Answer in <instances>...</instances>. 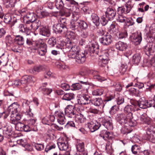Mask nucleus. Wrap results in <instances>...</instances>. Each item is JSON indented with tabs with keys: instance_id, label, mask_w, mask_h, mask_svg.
I'll return each mask as SVG.
<instances>
[{
	"instance_id": "f257e3e1",
	"label": "nucleus",
	"mask_w": 155,
	"mask_h": 155,
	"mask_svg": "<svg viewBox=\"0 0 155 155\" xmlns=\"http://www.w3.org/2000/svg\"><path fill=\"white\" fill-rule=\"evenodd\" d=\"M128 115L124 114H118L116 117V119L118 122L121 124L128 123L130 127L136 125V121L132 118H129Z\"/></svg>"
},
{
	"instance_id": "f03ea898",
	"label": "nucleus",
	"mask_w": 155,
	"mask_h": 155,
	"mask_svg": "<svg viewBox=\"0 0 155 155\" xmlns=\"http://www.w3.org/2000/svg\"><path fill=\"white\" fill-rule=\"evenodd\" d=\"M80 82L83 84L82 86L81 84L79 83H76L73 84L71 86V89L72 90H78L80 89L82 87L84 89V93L87 94L88 93V89L90 87L89 84L87 82L79 81Z\"/></svg>"
},
{
	"instance_id": "7ed1b4c3",
	"label": "nucleus",
	"mask_w": 155,
	"mask_h": 155,
	"mask_svg": "<svg viewBox=\"0 0 155 155\" xmlns=\"http://www.w3.org/2000/svg\"><path fill=\"white\" fill-rule=\"evenodd\" d=\"M58 145L61 150H66L69 148V145L67 138L64 137L58 140Z\"/></svg>"
},
{
	"instance_id": "20e7f679",
	"label": "nucleus",
	"mask_w": 155,
	"mask_h": 155,
	"mask_svg": "<svg viewBox=\"0 0 155 155\" xmlns=\"http://www.w3.org/2000/svg\"><path fill=\"white\" fill-rule=\"evenodd\" d=\"M113 38L111 35L107 32L100 38L99 41L101 44L105 45H108L110 44L112 42Z\"/></svg>"
},
{
	"instance_id": "39448f33",
	"label": "nucleus",
	"mask_w": 155,
	"mask_h": 155,
	"mask_svg": "<svg viewBox=\"0 0 155 155\" xmlns=\"http://www.w3.org/2000/svg\"><path fill=\"white\" fill-rule=\"evenodd\" d=\"M74 57L76 62L78 64L83 63L86 60V55L84 51L80 50Z\"/></svg>"
},
{
	"instance_id": "423d86ee",
	"label": "nucleus",
	"mask_w": 155,
	"mask_h": 155,
	"mask_svg": "<svg viewBox=\"0 0 155 155\" xmlns=\"http://www.w3.org/2000/svg\"><path fill=\"white\" fill-rule=\"evenodd\" d=\"M38 48V53L41 56L44 55L47 52V45L44 43L38 42L36 43Z\"/></svg>"
},
{
	"instance_id": "0eeeda50",
	"label": "nucleus",
	"mask_w": 155,
	"mask_h": 155,
	"mask_svg": "<svg viewBox=\"0 0 155 155\" xmlns=\"http://www.w3.org/2000/svg\"><path fill=\"white\" fill-rule=\"evenodd\" d=\"M131 41L138 45L140 43L142 40L141 33L140 32H136L132 33L130 36Z\"/></svg>"
},
{
	"instance_id": "6e6552de",
	"label": "nucleus",
	"mask_w": 155,
	"mask_h": 155,
	"mask_svg": "<svg viewBox=\"0 0 155 155\" xmlns=\"http://www.w3.org/2000/svg\"><path fill=\"white\" fill-rule=\"evenodd\" d=\"M55 116L57 118L58 122L60 124L63 125L65 124L66 120L64 117L63 113L61 111H56Z\"/></svg>"
},
{
	"instance_id": "1a4fd4ad",
	"label": "nucleus",
	"mask_w": 155,
	"mask_h": 155,
	"mask_svg": "<svg viewBox=\"0 0 155 155\" xmlns=\"http://www.w3.org/2000/svg\"><path fill=\"white\" fill-rule=\"evenodd\" d=\"M74 106L68 105L65 109V115L69 117H72L75 114Z\"/></svg>"
},
{
	"instance_id": "9d476101",
	"label": "nucleus",
	"mask_w": 155,
	"mask_h": 155,
	"mask_svg": "<svg viewBox=\"0 0 155 155\" xmlns=\"http://www.w3.org/2000/svg\"><path fill=\"white\" fill-rule=\"evenodd\" d=\"M91 99L87 94H82L78 99V102L81 104L86 105L90 103Z\"/></svg>"
},
{
	"instance_id": "9b49d317",
	"label": "nucleus",
	"mask_w": 155,
	"mask_h": 155,
	"mask_svg": "<svg viewBox=\"0 0 155 155\" xmlns=\"http://www.w3.org/2000/svg\"><path fill=\"white\" fill-rule=\"evenodd\" d=\"M116 14V12L111 8H107L105 12L106 17L108 19L112 20L115 17Z\"/></svg>"
},
{
	"instance_id": "f8f14e48",
	"label": "nucleus",
	"mask_w": 155,
	"mask_h": 155,
	"mask_svg": "<svg viewBox=\"0 0 155 155\" xmlns=\"http://www.w3.org/2000/svg\"><path fill=\"white\" fill-rule=\"evenodd\" d=\"M147 101L144 98H141L140 100L134 103V106H138L141 108L145 109L148 107Z\"/></svg>"
},
{
	"instance_id": "ddd939ff",
	"label": "nucleus",
	"mask_w": 155,
	"mask_h": 155,
	"mask_svg": "<svg viewBox=\"0 0 155 155\" xmlns=\"http://www.w3.org/2000/svg\"><path fill=\"white\" fill-rule=\"evenodd\" d=\"M134 103L132 105H127L124 108V113L128 116V117L132 118L133 119V114L131 112L134 110Z\"/></svg>"
},
{
	"instance_id": "4468645a",
	"label": "nucleus",
	"mask_w": 155,
	"mask_h": 155,
	"mask_svg": "<svg viewBox=\"0 0 155 155\" xmlns=\"http://www.w3.org/2000/svg\"><path fill=\"white\" fill-rule=\"evenodd\" d=\"M21 118L20 114L17 113H11L10 116V122L13 124H16Z\"/></svg>"
},
{
	"instance_id": "2eb2a0df",
	"label": "nucleus",
	"mask_w": 155,
	"mask_h": 155,
	"mask_svg": "<svg viewBox=\"0 0 155 155\" xmlns=\"http://www.w3.org/2000/svg\"><path fill=\"white\" fill-rule=\"evenodd\" d=\"M79 51L80 50H79V48L77 46L75 45V44L71 49H69L68 55L69 58H74V57H75L74 55L78 53Z\"/></svg>"
},
{
	"instance_id": "dca6fc26",
	"label": "nucleus",
	"mask_w": 155,
	"mask_h": 155,
	"mask_svg": "<svg viewBox=\"0 0 155 155\" xmlns=\"http://www.w3.org/2000/svg\"><path fill=\"white\" fill-rule=\"evenodd\" d=\"M22 81L24 85L27 84H28L34 82L35 81V78L32 76L25 75L22 77Z\"/></svg>"
},
{
	"instance_id": "f3484780",
	"label": "nucleus",
	"mask_w": 155,
	"mask_h": 155,
	"mask_svg": "<svg viewBox=\"0 0 155 155\" xmlns=\"http://www.w3.org/2000/svg\"><path fill=\"white\" fill-rule=\"evenodd\" d=\"M101 124L98 122L94 123L91 122L88 123V127L91 132H94L98 129L101 126Z\"/></svg>"
},
{
	"instance_id": "a211bd4d",
	"label": "nucleus",
	"mask_w": 155,
	"mask_h": 155,
	"mask_svg": "<svg viewBox=\"0 0 155 155\" xmlns=\"http://www.w3.org/2000/svg\"><path fill=\"white\" fill-rule=\"evenodd\" d=\"M40 34L42 35L49 37L50 35L49 28L48 26H41L39 28Z\"/></svg>"
},
{
	"instance_id": "6ab92c4d",
	"label": "nucleus",
	"mask_w": 155,
	"mask_h": 155,
	"mask_svg": "<svg viewBox=\"0 0 155 155\" xmlns=\"http://www.w3.org/2000/svg\"><path fill=\"white\" fill-rule=\"evenodd\" d=\"M57 15L58 16L69 17L71 15L70 10L67 8H64L57 12Z\"/></svg>"
},
{
	"instance_id": "aec40b11",
	"label": "nucleus",
	"mask_w": 155,
	"mask_h": 155,
	"mask_svg": "<svg viewBox=\"0 0 155 155\" xmlns=\"http://www.w3.org/2000/svg\"><path fill=\"white\" fill-rule=\"evenodd\" d=\"M12 127L10 126H6L3 129V134L4 136L9 138L12 135Z\"/></svg>"
},
{
	"instance_id": "412c9836",
	"label": "nucleus",
	"mask_w": 155,
	"mask_h": 155,
	"mask_svg": "<svg viewBox=\"0 0 155 155\" xmlns=\"http://www.w3.org/2000/svg\"><path fill=\"white\" fill-rule=\"evenodd\" d=\"M112 134L105 130H103L99 134L100 137L105 140L107 139H110L112 137Z\"/></svg>"
},
{
	"instance_id": "4be33fe9",
	"label": "nucleus",
	"mask_w": 155,
	"mask_h": 155,
	"mask_svg": "<svg viewBox=\"0 0 155 155\" xmlns=\"http://www.w3.org/2000/svg\"><path fill=\"white\" fill-rule=\"evenodd\" d=\"M76 148L78 151L83 153V155H87L84 153V143L81 141H78L76 144Z\"/></svg>"
},
{
	"instance_id": "5701e85b",
	"label": "nucleus",
	"mask_w": 155,
	"mask_h": 155,
	"mask_svg": "<svg viewBox=\"0 0 155 155\" xmlns=\"http://www.w3.org/2000/svg\"><path fill=\"white\" fill-rule=\"evenodd\" d=\"M19 105L17 102H14L8 107L9 110L11 112V113H17L18 108L19 107Z\"/></svg>"
},
{
	"instance_id": "b1692460",
	"label": "nucleus",
	"mask_w": 155,
	"mask_h": 155,
	"mask_svg": "<svg viewBox=\"0 0 155 155\" xmlns=\"http://www.w3.org/2000/svg\"><path fill=\"white\" fill-rule=\"evenodd\" d=\"M115 46L117 50L123 51L126 50L127 45L126 43L121 41H119L116 44Z\"/></svg>"
},
{
	"instance_id": "393cba45",
	"label": "nucleus",
	"mask_w": 155,
	"mask_h": 155,
	"mask_svg": "<svg viewBox=\"0 0 155 155\" xmlns=\"http://www.w3.org/2000/svg\"><path fill=\"white\" fill-rule=\"evenodd\" d=\"M56 32L60 33L62 31H65L67 30V28L65 25H63L59 23L54 28Z\"/></svg>"
},
{
	"instance_id": "a878e982",
	"label": "nucleus",
	"mask_w": 155,
	"mask_h": 155,
	"mask_svg": "<svg viewBox=\"0 0 155 155\" xmlns=\"http://www.w3.org/2000/svg\"><path fill=\"white\" fill-rule=\"evenodd\" d=\"M123 6L124 7V10L125 14L128 13L130 12L133 7L131 1L129 0Z\"/></svg>"
},
{
	"instance_id": "bb28decb",
	"label": "nucleus",
	"mask_w": 155,
	"mask_h": 155,
	"mask_svg": "<svg viewBox=\"0 0 155 155\" xmlns=\"http://www.w3.org/2000/svg\"><path fill=\"white\" fill-rule=\"evenodd\" d=\"M28 101L27 100H24L22 103V106H27L28 108V110H27L25 112V115H27L28 117H32L33 116V113L31 112L30 110V108L28 106Z\"/></svg>"
},
{
	"instance_id": "cd10ccee",
	"label": "nucleus",
	"mask_w": 155,
	"mask_h": 155,
	"mask_svg": "<svg viewBox=\"0 0 155 155\" xmlns=\"http://www.w3.org/2000/svg\"><path fill=\"white\" fill-rule=\"evenodd\" d=\"M7 8L14 7L16 2V0H2Z\"/></svg>"
},
{
	"instance_id": "c85d7f7f",
	"label": "nucleus",
	"mask_w": 155,
	"mask_h": 155,
	"mask_svg": "<svg viewBox=\"0 0 155 155\" xmlns=\"http://www.w3.org/2000/svg\"><path fill=\"white\" fill-rule=\"evenodd\" d=\"M91 20L93 23L97 26L100 24L99 18L98 15L94 13L92 14L91 15Z\"/></svg>"
},
{
	"instance_id": "c756f323",
	"label": "nucleus",
	"mask_w": 155,
	"mask_h": 155,
	"mask_svg": "<svg viewBox=\"0 0 155 155\" xmlns=\"http://www.w3.org/2000/svg\"><path fill=\"white\" fill-rule=\"evenodd\" d=\"M141 58L140 54H136L133 57L132 62L134 64L137 65L140 61Z\"/></svg>"
},
{
	"instance_id": "7c9ffc66",
	"label": "nucleus",
	"mask_w": 155,
	"mask_h": 155,
	"mask_svg": "<svg viewBox=\"0 0 155 155\" xmlns=\"http://www.w3.org/2000/svg\"><path fill=\"white\" fill-rule=\"evenodd\" d=\"M76 120L78 123H82L84 122L85 118L83 114L79 113L76 116Z\"/></svg>"
},
{
	"instance_id": "2f4dec72",
	"label": "nucleus",
	"mask_w": 155,
	"mask_h": 155,
	"mask_svg": "<svg viewBox=\"0 0 155 155\" xmlns=\"http://www.w3.org/2000/svg\"><path fill=\"white\" fill-rule=\"evenodd\" d=\"M78 27L81 30H85L88 28V25L86 22L83 21H80L78 23Z\"/></svg>"
},
{
	"instance_id": "473e14b6",
	"label": "nucleus",
	"mask_w": 155,
	"mask_h": 155,
	"mask_svg": "<svg viewBox=\"0 0 155 155\" xmlns=\"http://www.w3.org/2000/svg\"><path fill=\"white\" fill-rule=\"evenodd\" d=\"M31 26H32V29L33 30H37L39 27H40L41 26V22L39 21H32Z\"/></svg>"
},
{
	"instance_id": "72a5a7b5",
	"label": "nucleus",
	"mask_w": 155,
	"mask_h": 155,
	"mask_svg": "<svg viewBox=\"0 0 155 155\" xmlns=\"http://www.w3.org/2000/svg\"><path fill=\"white\" fill-rule=\"evenodd\" d=\"M74 94L73 93H68L65 94L62 97V99L66 101H70L74 97Z\"/></svg>"
},
{
	"instance_id": "f704fd0d",
	"label": "nucleus",
	"mask_w": 155,
	"mask_h": 155,
	"mask_svg": "<svg viewBox=\"0 0 155 155\" xmlns=\"http://www.w3.org/2000/svg\"><path fill=\"white\" fill-rule=\"evenodd\" d=\"M15 42L19 45H22L24 42V39L20 35L16 36L15 39Z\"/></svg>"
},
{
	"instance_id": "c9c22d12",
	"label": "nucleus",
	"mask_w": 155,
	"mask_h": 155,
	"mask_svg": "<svg viewBox=\"0 0 155 155\" xmlns=\"http://www.w3.org/2000/svg\"><path fill=\"white\" fill-rule=\"evenodd\" d=\"M103 90L101 88L97 89L92 91V94L94 96H101L103 94Z\"/></svg>"
},
{
	"instance_id": "e433bc0d",
	"label": "nucleus",
	"mask_w": 155,
	"mask_h": 155,
	"mask_svg": "<svg viewBox=\"0 0 155 155\" xmlns=\"http://www.w3.org/2000/svg\"><path fill=\"white\" fill-rule=\"evenodd\" d=\"M129 92L130 95H134L137 97L140 96L139 91L134 88L132 87L129 89Z\"/></svg>"
},
{
	"instance_id": "4c0bfd02",
	"label": "nucleus",
	"mask_w": 155,
	"mask_h": 155,
	"mask_svg": "<svg viewBox=\"0 0 155 155\" xmlns=\"http://www.w3.org/2000/svg\"><path fill=\"white\" fill-rule=\"evenodd\" d=\"M107 129L109 130H111L113 129V125L112 124V120L110 119L108 120H107L104 125Z\"/></svg>"
},
{
	"instance_id": "58836bf2",
	"label": "nucleus",
	"mask_w": 155,
	"mask_h": 155,
	"mask_svg": "<svg viewBox=\"0 0 155 155\" xmlns=\"http://www.w3.org/2000/svg\"><path fill=\"white\" fill-rule=\"evenodd\" d=\"M56 43V39L54 38H50L48 41V43L51 47H53Z\"/></svg>"
},
{
	"instance_id": "ea45409f",
	"label": "nucleus",
	"mask_w": 155,
	"mask_h": 155,
	"mask_svg": "<svg viewBox=\"0 0 155 155\" xmlns=\"http://www.w3.org/2000/svg\"><path fill=\"white\" fill-rule=\"evenodd\" d=\"M103 102L101 99L100 98L94 99L93 101V103L96 106H99Z\"/></svg>"
},
{
	"instance_id": "a19ab883",
	"label": "nucleus",
	"mask_w": 155,
	"mask_h": 155,
	"mask_svg": "<svg viewBox=\"0 0 155 155\" xmlns=\"http://www.w3.org/2000/svg\"><path fill=\"white\" fill-rule=\"evenodd\" d=\"M36 120L34 119H30L27 121L28 124L31 127L33 130H34V127L36 125Z\"/></svg>"
},
{
	"instance_id": "79ce46f5",
	"label": "nucleus",
	"mask_w": 155,
	"mask_h": 155,
	"mask_svg": "<svg viewBox=\"0 0 155 155\" xmlns=\"http://www.w3.org/2000/svg\"><path fill=\"white\" fill-rule=\"evenodd\" d=\"M120 106L118 105H114L112 106L109 111L110 114H113L117 111L119 109Z\"/></svg>"
},
{
	"instance_id": "37998d69",
	"label": "nucleus",
	"mask_w": 155,
	"mask_h": 155,
	"mask_svg": "<svg viewBox=\"0 0 155 155\" xmlns=\"http://www.w3.org/2000/svg\"><path fill=\"white\" fill-rule=\"evenodd\" d=\"M12 85L14 86L18 87L20 86L21 87L22 85H24L22 83V78H21V80L19 79H17L15 80L14 81Z\"/></svg>"
},
{
	"instance_id": "c03bdc74",
	"label": "nucleus",
	"mask_w": 155,
	"mask_h": 155,
	"mask_svg": "<svg viewBox=\"0 0 155 155\" xmlns=\"http://www.w3.org/2000/svg\"><path fill=\"white\" fill-rule=\"evenodd\" d=\"M25 18H27L28 20L27 21H33L35 20V16H34L32 14L28 13V14L25 17Z\"/></svg>"
},
{
	"instance_id": "a18cd8bd",
	"label": "nucleus",
	"mask_w": 155,
	"mask_h": 155,
	"mask_svg": "<svg viewBox=\"0 0 155 155\" xmlns=\"http://www.w3.org/2000/svg\"><path fill=\"white\" fill-rule=\"evenodd\" d=\"M42 69V67L41 65L36 66L34 67L32 69V72L33 73L36 72H38L41 71Z\"/></svg>"
},
{
	"instance_id": "49530a36",
	"label": "nucleus",
	"mask_w": 155,
	"mask_h": 155,
	"mask_svg": "<svg viewBox=\"0 0 155 155\" xmlns=\"http://www.w3.org/2000/svg\"><path fill=\"white\" fill-rule=\"evenodd\" d=\"M68 38L71 40H76V42H77V35L76 34L73 32H70L68 35Z\"/></svg>"
},
{
	"instance_id": "de8ad7c7",
	"label": "nucleus",
	"mask_w": 155,
	"mask_h": 155,
	"mask_svg": "<svg viewBox=\"0 0 155 155\" xmlns=\"http://www.w3.org/2000/svg\"><path fill=\"white\" fill-rule=\"evenodd\" d=\"M41 89L44 94L47 95L50 94L52 91V89L46 88L45 87H41Z\"/></svg>"
},
{
	"instance_id": "09e8293b",
	"label": "nucleus",
	"mask_w": 155,
	"mask_h": 155,
	"mask_svg": "<svg viewBox=\"0 0 155 155\" xmlns=\"http://www.w3.org/2000/svg\"><path fill=\"white\" fill-rule=\"evenodd\" d=\"M140 120L141 122L143 123H147L148 124V121L149 120V119L147 118L146 115L142 114L141 115L140 117Z\"/></svg>"
},
{
	"instance_id": "8fccbe9b",
	"label": "nucleus",
	"mask_w": 155,
	"mask_h": 155,
	"mask_svg": "<svg viewBox=\"0 0 155 155\" xmlns=\"http://www.w3.org/2000/svg\"><path fill=\"white\" fill-rule=\"evenodd\" d=\"M9 146L12 147H15V151H16V150H18V145L17 144L16 141L14 142V141L12 140H10L9 141Z\"/></svg>"
},
{
	"instance_id": "3c124183",
	"label": "nucleus",
	"mask_w": 155,
	"mask_h": 155,
	"mask_svg": "<svg viewBox=\"0 0 155 155\" xmlns=\"http://www.w3.org/2000/svg\"><path fill=\"white\" fill-rule=\"evenodd\" d=\"M63 3L61 0H56L55 1V6L58 9L61 8L63 6Z\"/></svg>"
},
{
	"instance_id": "603ef678",
	"label": "nucleus",
	"mask_w": 155,
	"mask_h": 155,
	"mask_svg": "<svg viewBox=\"0 0 155 155\" xmlns=\"http://www.w3.org/2000/svg\"><path fill=\"white\" fill-rule=\"evenodd\" d=\"M24 127V124L21 123H17L16 124L15 128L17 130L21 131H23V127Z\"/></svg>"
},
{
	"instance_id": "864d4df0",
	"label": "nucleus",
	"mask_w": 155,
	"mask_h": 155,
	"mask_svg": "<svg viewBox=\"0 0 155 155\" xmlns=\"http://www.w3.org/2000/svg\"><path fill=\"white\" fill-rule=\"evenodd\" d=\"M108 54L107 53H106L103 56V58L101 60L102 63L104 64H106L108 63Z\"/></svg>"
},
{
	"instance_id": "5fc2aeb1",
	"label": "nucleus",
	"mask_w": 155,
	"mask_h": 155,
	"mask_svg": "<svg viewBox=\"0 0 155 155\" xmlns=\"http://www.w3.org/2000/svg\"><path fill=\"white\" fill-rule=\"evenodd\" d=\"M118 38L121 39L126 37L127 36V33L126 31H121L119 33Z\"/></svg>"
},
{
	"instance_id": "6e6d98bb",
	"label": "nucleus",
	"mask_w": 155,
	"mask_h": 155,
	"mask_svg": "<svg viewBox=\"0 0 155 155\" xmlns=\"http://www.w3.org/2000/svg\"><path fill=\"white\" fill-rule=\"evenodd\" d=\"M131 150L133 153L134 154H137V153L139 152V150L138 147L136 145L132 146Z\"/></svg>"
},
{
	"instance_id": "4d7b16f0",
	"label": "nucleus",
	"mask_w": 155,
	"mask_h": 155,
	"mask_svg": "<svg viewBox=\"0 0 155 155\" xmlns=\"http://www.w3.org/2000/svg\"><path fill=\"white\" fill-rule=\"evenodd\" d=\"M125 19H126V17L123 16L121 15H119L117 18V20L119 22L124 23L125 21Z\"/></svg>"
},
{
	"instance_id": "13d9d810",
	"label": "nucleus",
	"mask_w": 155,
	"mask_h": 155,
	"mask_svg": "<svg viewBox=\"0 0 155 155\" xmlns=\"http://www.w3.org/2000/svg\"><path fill=\"white\" fill-rule=\"evenodd\" d=\"M17 144L21 145L23 147H25L26 144V140H25L21 139L18 140L16 141Z\"/></svg>"
},
{
	"instance_id": "bf43d9fd",
	"label": "nucleus",
	"mask_w": 155,
	"mask_h": 155,
	"mask_svg": "<svg viewBox=\"0 0 155 155\" xmlns=\"http://www.w3.org/2000/svg\"><path fill=\"white\" fill-rule=\"evenodd\" d=\"M60 87L65 91H68L70 89V87L69 85L66 83L61 84Z\"/></svg>"
},
{
	"instance_id": "052dcab7",
	"label": "nucleus",
	"mask_w": 155,
	"mask_h": 155,
	"mask_svg": "<svg viewBox=\"0 0 155 155\" xmlns=\"http://www.w3.org/2000/svg\"><path fill=\"white\" fill-rule=\"evenodd\" d=\"M35 147L37 150L41 151L44 149V146L42 144L37 143L35 144Z\"/></svg>"
},
{
	"instance_id": "680f3d73",
	"label": "nucleus",
	"mask_w": 155,
	"mask_h": 155,
	"mask_svg": "<svg viewBox=\"0 0 155 155\" xmlns=\"http://www.w3.org/2000/svg\"><path fill=\"white\" fill-rule=\"evenodd\" d=\"M110 20L108 19V18H107L106 16L105 17L104 16H103L101 18V24L103 25H105L107 24L108 21Z\"/></svg>"
},
{
	"instance_id": "e2e57ef3",
	"label": "nucleus",
	"mask_w": 155,
	"mask_h": 155,
	"mask_svg": "<svg viewBox=\"0 0 155 155\" xmlns=\"http://www.w3.org/2000/svg\"><path fill=\"white\" fill-rule=\"evenodd\" d=\"M23 130L25 132H28L31 130H34L28 124L27 125H24L23 127Z\"/></svg>"
},
{
	"instance_id": "0e129e2a",
	"label": "nucleus",
	"mask_w": 155,
	"mask_h": 155,
	"mask_svg": "<svg viewBox=\"0 0 155 155\" xmlns=\"http://www.w3.org/2000/svg\"><path fill=\"white\" fill-rule=\"evenodd\" d=\"M25 26L23 24H21L19 26V31L20 32H26L28 33V30H27V29Z\"/></svg>"
},
{
	"instance_id": "69168bd1",
	"label": "nucleus",
	"mask_w": 155,
	"mask_h": 155,
	"mask_svg": "<svg viewBox=\"0 0 155 155\" xmlns=\"http://www.w3.org/2000/svg\"><path fill=\"white\" fill-rule=\"evenodd\" d=\"M6 44H11L13 43V39L10 35L7 36L5 38Z\"/></svg>"
},
{
	"instance_id": "338daca9",
	"label": "nucleus",
	"mask_w": 155,
	"mask_h": 155,
	"mask_svg": "<svg viewBox=\"0 0 155 155\" xmlns=\"http://www.w3.org/2000/svg\"><path fill=\"white\" fill-rule=\"evenodd\" d=\"M78 22H75L73 21L71 22V28L72 29L75 30L78 28Z\"/></svg>"
},
{
	"instance_id": "774afa93",
	"label": "nucleus",
	"mask_w": 155,
	"mask_h": 155,
	"mask_svg": "<svg viewBox=\"0 0 155 155\" xmlns=\"http://www.w3.org/2000/svg\"><path fill=\"white\" fill-rule=\"evenodd\" d=\"M147 103L148 107H155V100L154 99L153 100H150L148 102L147 101Z\"/></svg>"
}]
</instances>
